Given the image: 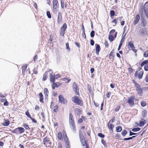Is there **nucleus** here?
<instances>
[{
    "instance_id": "obj_1",
    "label": "nucleus",
    "mask_w": 148,
    "mask_h": 148,
    "mask_svg": "<svg viewBox=\"0 0 148 148\" xmlns=\"http://www.w3.org/2000/svg\"><path fill=\"white\" fill-rule=\"evenodd\" d=\"M59 3L58 0H53V12L55 14H56L59 10Z\"/></svg>"
},
{
    "instance_id": "obj_2",
    "label": "nucleus",
    "mask_w": 148,
    "mask_h": 148,
    "mask_svg": "<svg viewBox=\"0 0 148 148\" xmlns=\"http://www.w3.org/2000/svg\"><path fill=\"white\" fill-rule=\"evenodd\" d=\"M72 101L75 103L81 106L83 105V102L82 100L80 99L78 97L74 96L72 98Z\"/></svg>"
},
{
    "instance_id": "obj_3",
    "label": "nucleus",
    "mask_w": 148,
    "mask_h": 148,
    "mask_svg": "<svg viewBox=\"0 0 148 148\" xmlns=\"http://www.w3.org/2000/svg\"><path fill=\"white\" fill-rule=\"evenodd\" d=\"M53 72L50 73V82L51 83H53V84H54L55 83V79L60 78V76L59 74H57L56 75V76H58V77H55V75H53Z\"/></svg>"
},
{
    "instance_id": "obj_4",
    "label": "nucleus",
    "mask_w": 148,
    "mask_h": 148,
    "mask_svg": "<svg viewBox=\"0 0 148 148\" xmlns=\"http://www.w3.org/2000/svg\"><path fill=\"white\" fill-rule=\"evenodd\" d=\"M73 88L75 94L79 96V88L77 84L75 82H74L73 83Z\"/></svg>"
},
{
    "instance_id": "obj_5",
    "label": "nucleus",
    "mask_w": 148,
    "mask_h": 148,
    "mask_svg": "<svg viewBox=\"0 0 148 148\" xmlns=\"http://www.w3.org/2000/svg\"><path fill=\"white\" fill-rule=\"evenodd\" d=\"M43 144L46 147L47 146H49L51 145V141L50 140L49 138L47 136L45 137L43 140Z\"/></svg>"
},
{
    "instance_id": "obj_6",
    "label": "nucleus",
    "mask_w": 148,
    "mask_h": 148,
    "mask_svg": "<svg viewBox=\"0 0 148 148\" xmlns=\"http://www.w3.org/2000/svg\"><path fill=\"white\" fill-rule=\"evenodd\" d=\"M135 98L134 96H132L128 98V102L130 106H134Z\"/></svg>"
},
{
    "instance_id": "obj_7",
    "label": "nucleus",
    "mask_w": 148,
    "mask_h": 148,
    "mask_svg": "<svg viewBox=\"0 0 148 148\" xmlns=\"http://www.w3.org/2000/svg\"><path fill=\"white\" fill-rule=\"evenodd\" d=\"M117 34V32H115L114 35L112 34L111 35H109L108 37V39L111 42L113 41L114 39L116 37Z\"/></svg>"
},
{
    "instance_id": "obj_8",
    "label": "nucleus",
    "mask_w": 148,
    "mask_h": 148,
    "mask_svg": "<svg viewBox=\"0 0 148 148\" xmlns=\"http://www.w3.org/2000/svg\"><path fill=\"white\" fill-rule=\"evenodd\" d=\"M127 45L131 48L132 50H133L134 52L135 53L137 51L136 49H134L135 47L133 43L132 42L130 41L128 42Z\"/></svg>"
},
{
    "instance_id": "obj_9",
    "label": "nucleus",
    "mask_w": 148,
    "mask_h": 148,
    "mask_svg": "<svg viewBox=\"0 0 148 148\" xmlns=\"http://www.w3.org/2000/svg\"><path fill=\"white\" fill-rule=\"evenodd\" d=\"M62 21V15L61 13L59 12L58 16L57 23L60 24Z\"/></svg>"
},
{
    "instance_id": "obj_10",
    "label": "nucleus",
    "mask_w": 148,
    "mask_h": 148,
    "mask_svg": "<svg viewBox=\"0 0 148 148\" xmlns=\"http://www.w3.org/2000/svg\"><path fill=\"white\" fill-rule=\"evenodd\" d=\"M95 46H96V53L97 55H98L101 49V47L99 45L97 44H95Z\"/></svg>"
},
{
    "instance_id": "obj_11",
    "label": "nucleus",
    "mask_w": 148,
    "mask_h": 148,
    "mask_svg": "<svg viewBox=\"0 0 148 148\" xmlns=\"http://www.w3.org/2000/svg\"><path fill=\"white\" fill-rule=\"evenodd\" d=\"M140 18V16L138 14L136 15L133 24L135 25L138 22Z\"/></svg>"
},
{
    "instance_id": "obj_12",
    "label": "nucleus",
    "mask_w": 148,
    "mask_h": 148,
    "mask_svg": "<svg viewBox=\"0 0 148 148\" xmlns=\"http://www.w3.org/2000/svg\"><path fill=\"white\" fill-rule=\"evenodd\" d=\"M143 9L145 13L148 12V1L147 2L144 4Z\"/></svg>"
},
{
    "instance_id": "obj_13",
    "label": "nucleus",
    "mask_w": 148,
    "mask_h": 148,
    "mask_svg": "<svg viewBox=\"0 0 148 148\" xmlns=\"http://www.w3.org/2000/svg\"><path fill=\"white\" fill-rule=\"evenodd\" d=\"M146 122V120L142 118L141 121H140L139 126V127H142L144 126Z\"/></svg>"
},
{
    "instance_id": "obj_14",
    "label": "nucleus",
    "mask_w": 148,
    "mask_h": 148,
    "mask_svg": "<svg viewBox=\"0 0 148 148\" xmlns=\"http://www.w3.org/2000/svg\"><path fill=\"white\" fill-rule=\"evenodd\" d=\"M59 102L61 103H64V99L62 95H60L59 96Z\"/></svg>"
},
{
    "instance_id": "obj_15",
    "label": "nucleus",
    "mask_w": 148,
    "mask_h": 148,
    "mask_svg": "<svg viewBox=\"0 0 148 148\" xmlns=\"http://www.w3.org/2000/svg\"><path fill=\"white\" fill-rule=\"evenodd\" d=\"M48 75V72H46L43 75V77L42 78V80L43 81H45L47 78Z\"/></svg>"
},
{
    "instance_id": "obj_16",
    "label": "nucleus",
    "mask_w": 148,
    "mask_h": 148,
    "mask_svg": "<svg viewBox=\"0 0 148 148\" xmlns=\"http://www.w3.org/2000/svg\"><path fill=\"white\" fill-rule=\"evenodd\" d=\"M138 95L140 96H142L143 94V88L138 90L136 91Z\"/></svg>"
},
{
    "instance_id": "obj_17",
    "label": "nucleus",
    "mask_w": 148,
    "mask_h": 148,
    "mask_svg": "<svg viewBox=\"0 0 148 148\" xmlns=\"http://www.w3.org/2000/svg\"><path fill=\"white\" fill-rule=\"evenodd\" d=\"M116 132H121L122 130V127L120 126H117L116 127Z\"/></svg>"
},
{
    "instance_id": "obj_18",
    "label": "nucleus",
    "mask_w": 148,
    "mask_h": 148,
    "mask_svg": "<svg viewBox=\"0 0 148 148\" xmlns=\"http://www.w3.org/2000/svg\"><path fill=\"white\" fill-rule=\"evenodd\" d=\"M124 40V38H122L120 41V44L119 45V47L118 49V50L119 51L120 49V48L121 47L122 45V43L123 42Z\"/></svg>"
},
{
    "instance_id": "obj_19",
    "label": "nucleus",
    "mask_w": 148,
    "mask_h": 148,
    "mask_svg": "<svg viewBox=\"0 0 148 148\" xmlns=\"http://www.w3.org/2000/svg\"><path fill=\"white\" fill-rule=\"evenodd\" d=\"M67 27V25L66 23H64L63 26L61 27L60 29L63 30L64 31H66Z\"/></svg>"
},
{
    "instance_id": "obj_20",
    "label": "nucleus",
    "mask_w": 148,
    "mask_h": 148,
    "mask_svg": "<svg viewBox=\"0 0 148 148\" xmlns=\"http://www.w3.org/2000/svg\"><path fill=\"white\" fill-rule=\"evenodd\" d=\"M142 34L143 35H146L148 34V31L146 29H143L142 31Z\"/></svg>"
},
{
    "instance_id": "obj_21",
    "label": "nucleus",
    "mask_w": 148,
    "mask_h": 148,
    "mask_svg": "<svg viewBox=\"0 0 148 148\" xmlns=\"http://www.w3.org/2000/svg\"><path fill=\"white\" fill-rule=\"evenodd\" d=\"M147 112L146 110H144L142 112V116L143 118H145L147 116Z\"/></svg>"
},
{
    "instance_id": "obj_22",
    "label": "nucleus",
    "mask_w": 148,
    "mask_h": 148,
    "mask_svg": "<svg viewBox=\"0 0 148 148\" xmlns=\"http://www.w3.org/2000/svg\"><path fill=\"white\" fill-rule=\"evenodd\" d=\"M39 95L40 96V101L41 102H43V95L42 93L40 92Z\"/></svg>"
},
{
    "instance_id": "obj_23",
    "label": "nucleus",
    "mask_w": 148,
    "mask_h": 148,
    "mask_svg": "<svg viewBox=\"0 0 148 148\" xmlns=\"http://www.w3.org/2000/svg\"><path fill=\"white\" fill-rule=\"evenodd\" d=\"M19 134H21L22 133H23L25 131V129L23 127H18Z\"/></svg>"
},
{
    "instance_id": "obj_24",
    "label": "nucleus",
    "mask_w": 148,
    "mask_h": 148,
    "mask_svg": "<svg viewBox=\"0 0 148 148\" xmlns=\"http://www.w3.org/2000/svg\"><path fill=\"white\" fill-rule=\"evenodd\" d=\"M143 74V71H141L140 72L138 77L139 79H141L142 78Z\"/></svg>"
},
{
    "instance_id": "obj_25",
    "label": "nucleus",
    "mask_w": 148,
    "mask_h": 148,
    "mask_svg": "<svg viewBox=\"0 0 148 148\" xmlns=\"http://www.w3.org/2000/svg\"><path fill=\"white\" fill-rule=\"evenodd\" d=\"M80 140L82 146H84L85 145L87 144L85 142L84 138L80 139Z\"/></svg>"
},
{
    "instance_id": "obj_26",
    "label": "nucleus",
    "mask_w": 148,
    "mask_h": 148,
    "mask_svg": "<svg viewBox=\"0 0 148 148\" xmlns=\"http://www.w3.org/2000/svg\"><path fill=\"white\" fill-rule=\"evenodd\" d=\"M10 124V121L8 120H5L4 123H3L2 125L4 126H8Z\"/></svg>"
},
{
    "instance_id": "obj_27",
    "label": "nucleus",
    "mask_w": 148,
    "mask_h": 148,
    "mask_svg": "<svg viewBox=\"0 0 148 148\" xmlns=\"http://www.w3.org/2000/svg\"><path fill=\"white\" fill-rule=\"evenodd\" d=\"M79 134L80 139L84 138L82 132L81 130H80L79 131Z\"/></svg>"
},
{
    "instance_id": "obj_28",
    "label": "nucleus",
    "mask_w": 148,
    "mask_h": 148,
    "mask_svg": "<svg viewBox=\"0 0 148 148\" xmlns=\"http://www.w3.org/2000/svg\"><path fill=\"white\" fill-rule=\"evenodd\" d=\"M134 87L136 88V91L142 88H141L139 84H138L136 86H134Z\"/></svg>"
},
{
    "instance_id": "obj_29",
    "label": "nucleus",
    "mask_w": 148,
    "mask_h": 148,
    "mask_svg": "<svg viewBox=\"0 0 148 148\" xmlns=\"http://www.w3.org/2000/svg\"><path fill=\"white\" fill-rule=\"evenodd\" d=\"M12 132L13 133H15L16 134H18V133H19L18 127L12 130Z\"/></svg>"
},
{
    "instance_id": "obj_30",
    "label": "nucleus",
    "mask_w": 148,
    "mask_h": 148,
    "mask_svg": "<svg viewBox=\"0 0 148 148\" xmlns=\"http://www.w3.org/2000/svg\"><path fill=\"white\" fill-rule=\"evenodd\" d=\"M148 64V60H146L142 62L140 64V66L142 67L144 66L145 64Z\"/></svg>"
},
{
    "instance_id": "obj_31",
    "label": "nucleus",
    "mask_w": 148,
    "mask_h": 148,
    "mask_svg": "<svg viewBox=\"0 0 148 148\" xmlns=\"http://www.w3.org/2000/svg\"><path fill=\"white\" fill-rule=\"evenodd\" d=\"M127 133V131L125 130H123L121 132V135L123 136H125Z\"/></svg>"
},
{
    "instance_id": "obj_32",
    "label": "nucleus",
    "mask_w": 148,
    "mask_h": 148,
    "mask_svg": "<svg viewBox=\"0 0 148 148\" xmlns=\"http://www.w3.org/2000/svg\"><path fill=\"white\" fill-rule=\"evenodd\" d=\"M54 85H55V86L56 88H58L62 84L61 83L56 82V83H54L53 84Z\"/></svg>"
},
{
    "instance_id": "obj_33",
    "label": "nucleus",
    "mask_w": 148,
    "mask_h": 148,
    "mask_svg": "<svg viewBox=\"0 0 148 148\" xmlns=\"http://www.w3.org/2000/svg\"><path fill=\"white\" fill-rule=\"evenodd\" d=\"M70 127L71 129H72L73 130L74 132L75 133L76 131V129L75 127V124H73V125H71Z\"/></svg>"
},
{
    "instance_id": "obj_34",
    "label": "nucleus",
    "mask_w": 148,
    "mask_h": 148,
    "mask_svg": "<svg viewBox=\"0 0 148 148\" xmlns=\"http://www.w3.org/2000/svg\"><path fill=\"white\" fill-rule=\"evenodd\" d=\"M140 128L139 127L134 128L132 129V131L133 132H136L140 130Z\"/></svg>"
},
{
    "instance_id": "obj_35",
    "label": "nucleus",
    "mask_w": 148,
    "mask_h": 148,
    "mask_svg": "<svg viewBox=\"0 0 148 148\" xmlns=\"http://www.w3.org/2000/svg\"><path fill=\"white\" fill-rule=\"evenodd\" d=\"M23 126L25 127L26 129L29 130H30V128H29L28 126V125L26 123H24L23 124Z\"/></svg>"
},
{
    "instance_id": "obj_36",
    "label": "nucleus",
    "mask_w": 148,
    "mask_h": 148,
    "mask_svg": "<svg viewBox=\"0 0 148 148\" xmlns=\"http://www.w3.org/2000/svg\"><path fill=\"white\" fill-rule=\"evenodd\" d=\"M65 31L60 29V34L62 36H64L65 33Z\"/></svg>"
},
{
    "instance_id": "obj_37",
    "label": "nucleus",
    "mask_w": 148,
    "mask_h": 148,
    "mask_svg": "<svg viewBox=\"0 0 148 148\" xmlns=\"http://www.w3.org/2000/svg\"><path fill=\"white\" fill-rule=\"evenodd\" d=\"M60 3L61 8L63 9L64 8V0H60Z\"/></svg>"
},
{
    "instance_id": "obj_38",
    "label": "nucleus",
    "mask_w": 148,
    "mask_h": 148,
    "mask_svg": "<svg viewBox=\"0 0 148 148\" xmlns=\"http://www.w3.org/2000/svg\"><path fill=\"white\" fill-rule=\"evenodd\" d=\"M58 138L59 140H61V139L62 136V135L61 132H59L58 134Z\"/></svg>"
},
{
    "instance_id": "obj_39",
    "label": "nucleus",
    "mask_w": 148,
    "mask_h": 148,
    "mask_svg": "<svg viewBox=\"0 0 148 148\" xmlns=\"http://www.w3.org/2000/svg\"><path fill=\"white\" fill-rule=\"evenodd\" d=\"M115 14V12L114 10H112L110 11V16L111 17H113L114 16Z\"/></svg>"
},
{
    "instance_id": "obj_40",
    "label": "nucleus",
    "mask_w": 148,
    "mask_h": 148,
    "mask_svg": "<svg viewBox=\"0 0 148 148\" xmlns=\"http://www.w3.org/2000/svg\"><path fill=\"white\" fill-rule=\"evenodd\" d=\"M69 121L74 120L73 119V115L71 113H70L69 114Z\"/></svg>"
},
{
    "instance_id": "obj_41",
    "label": "nucleus",
    "mask_w": 148,
    "mask_h": 148,
    "mask_svg": "<svg viewBox=\"0 0 148 148\" xmlns=\"http://www.w3.org/2000/svg\"><path fill=\"white\" fill-rule=\"evenodd\" d=\"M47 16L49 18H51V13L49 11H48L47 12H46Z\"/></svg>"
},
{
    "instance_id": "obj_42",
    "label": "nucleus",
    "mask_w": 148,
    "mask_h": 148,
    "mask_svg": "<svg viewBox=\"0 0 148 148\" xmlns=\"http://www.w3.org/2000/svg\"><path fill=\"white\" fill-rule=\"evenodd\" d=\"M101 143L103 144V145L105 147H107L106 143L103 139H102L101 140Z\"/></svg>"
},
{
    "instance_id": "obj_43",
    "label": "nucleus",
    "mask_w": 148,
    "mask_h": 148,
    "mask_svg": "<svg viewBox=\"0 0 148 148\" xmlns=\"http://www.w3.org/2000/svg\"><path fill=\"white\" fill-rule=\"evenodd\" d=\"M27 65H23L22 66V72L23 73V71H25L26 70L27 68Z\"/></svg>"
},
{
    "instance_id": "obj_44",
    "label": "nucleus",
    "mask_w": 148,
    "mask_h": 148,
    "mask_svg": "<svg viewBox=\"0 0 148 148\" xmlns=\"http://www.w3.org/2000/svg\"><path fill=\"white\" fill-rule=\"evenodd\" d=\"M95 34V32L94 31H92L90 33V36L92 38L94 37Z\"/></svg>"
},
{
    "instance_id": "obj_45",
    "label": "nucleus",
    "mask_w": 148,
    "mask_h": 148,
    "mask_svg": "<svg viewBox=\"0 0 148 148\" xmlns=\"http://www.w3.org/2000/svg\"><path fill=\"white\" fill-rule=\"evenodd\" d=\"M98 136L99 137L101 138H103L105 137V135L104 134H103L101 133H99L98 134Z\"/></svg>"
},
{
    "instance_id": "obj_46",
    "label": "nucleus",
    "mask_w": 148,
    "mask_h": 148,
    "mask_svg": "<svg viewBox=\"0 0 148 148\" xmlns=\"http://www.w3.org/2000/svg\"><path fill=\"white\" fill-rule=\"evenodd\" d=\"M44 94H48L49 93V91L47 88H45L44 89Z\"/></svg>"
},
{
    "instance_id": "obj_47",
    "label": "nucleus",
    "mask_w": 148,
    "mask_h": 148,
    "mask_svg": "<svg viewBox=\"0 0 148 148\" xmlns=\"http://www.w3.org/2000/svg\"><path fill=\"white\" fill-rule=\"evenodd\" d=\"M88 88L89 93H91L92 91V89L91 86L90 85H88Z\"/></svg>"
},
{
    "instance_id": "obj_48",
    "label": "nucleus",
    "mask_w": 148,
    "mask_h": 148,
    "mask_svg": "<svg viewBox=\"0 0 148 148\" xmlns=\"http://www.w3.org/2000/svg\"><path fill=\"white\" fill-rule=\"evenodd\" d=\"M25 114L27 116V117L30 118H31V115H30L29 113V112L28 111H27L25 112Z\"/></svg>"
},
{
    "instance_id": "obj_49",
    "label": "nucleus",
    "mask_w": 148,
    "mask_h": 148,
    "mask_svg": "<svg viewBox=\"0 0 148 148\" xmlns=\"http://www.w3.org/2000/svg\"><path fill=\"white\" fill-rule=\"evenodd\" d=\"M141 105L143 107H145L146 105V103L145 102L142 101L141 102Z\"/></svg>"
},
{
    "instance_id": "obj_50",
    "label": "nucleus",
    "mask_w": 148,
    "mask_h": 148,
    "mask_svg": "<svg viewBox=\"0 0 148 148\" xmlns=\"http://www.w3.org/2000/svg\"><path fill=\"white\" fill-rule=\"evenodd\" d=\"M66 49H68L69 51H70V49L69 46V43L67 42L66 44Z\"/></svg>"
},
{
    "instance_id": "obj_51",
    "label": "nucleus",
    "mask_w": 148,
    "mask_h": 148,
    "mask_svg": "<svg viewBox=\"0 0 148 148\" xmlns=\"http://www.w3.org/2000/svg\"><path fill=\"white\" fill-rule=\"evenodd\" d=\"M144 56L145 57H147L148 56V51H145L144 53Z\"/></svg>"
},
{
    "instance_id": "obj_52",
    "label": "nucleus",
    "mask_w": 148,
    "mask_h": 148,
    "mask_svg": "<svg viewBox=\"0 0 148 148\" xmlns=\"http://www.w3.org/2000/svg\"><path fill=\"white\" fill-rule=\"evenodd\" d=\"M75 111L77 112V113L78 114H79V113H80L82 112L81 110L79 108L76 109H75Z\"/></svg>"
},
{
    "instance_id": "obj_53",
    "label": "nucleus",
    "mask_w": 148,
    "mask_h": 148,
    "mask_svg": "<svg viewBox=\"0 0 148 148\" xmlns=\"http://www.w3.org/2000/svg\"><path fill=\"white\" fill-rule=\"evenodd\" d=\"M115 32H116L115 30V29H112L110 32L109 35H111V34H113V35H113L114 33H115Z\"/></svg>"
},
{
    "instance_id": "obj_54",
    "label": "nucleus",
    "mask_w": 148,
    "mask_h": 148,
    "mask_svg": "<svg viewBox=\"0 0 148 148\" xmlns=\"http://www.w3.org/2000/svg\"><path fill=\"white\" fill-rule=\"evenodd\" d=\"M114 53V50H112L110 52L109 54V56L110 57H114V56L113 55V53Z\"/></svg>"
},
{
    "instance_id": "obj_55",
    "label": "nucleus",
    "mask_w": 148,
    "mask_h": 148,
    "mask_svg": "<svg viewBox=\"0 0 148 148\" xmlns=\"http://www.w3.org/2000/svg\"><path fill=\"white\" fill-rule=\"evenodd\" d=\"M144 70L146 71H148V64L145 65L144 66Z\"/></svg>"
},
{
    "instance_id": "obj_56",
    "label": "nucleus",
    "mask_w": 148,
    "mask_h": 148,
    "mask_svg": "<svg viewBox=\"0 0 148 148\" xmlns=\"http://www.w3.org/2000/svg\"><path fill=\"white\" fill-rule=\"evenodd\" d=\"M114 127V125L112 124H110V128L112 131H113V129Z\"/></svg>"
},
{
    "instance_id": "obj_57",
    "label": "nucleus",
    "mask_w": 148,
    "mask_h": 148,
    "mask_svg": "<svg viewBox=\"0 0 148 148\" xmlns=\"http://www.w3.org/2000/svg\"><path fill=\"white\" fill-rule=\"evenodd\" d=\"M136 133H134L131 132V131H130L129 136H132L133 135H136Z\"/></svg>"
},
{
    "instance_id": "obj_58",
    "label": "nucleus",
    "mask_w": 148,
    "mask_h": 148,
    "mask_svg": "<svg viewBox=\"0 0 148 148\" xmlns=\"http://www.w3.org/2000/svg\"><path fill=\"white\" fill-rule=\"evenodd\" d=\"M120 108V106H118L115 109V111L116 112H118Z\"/></svg>"
},
{
    "instance_id": "obj_59",
    "label": "nucleus",
    "mask_w": 148,
    "mask_h": 148,
    "mask_svg": "<svg viewBox=\"0 0 148 148\" xmlns=\"http://www.w3.org/2000/svg\"><path fill=\"white\" fill-rule=\"evenodd\" d=\"M90 45L92 46H93L94 45L95 42L94 41L92 40L91 39L90 40Z\"/></svg>"
},
{
    "instance_id": "obj_60",
    "label": "nucleus",
    "mask_w": 148,
    "mask_h": 148,
    "mask_svg": "<svg viewBox=\"0 0 148 148\" xmlns=\"http://www.w3.org/2000/svg\"><path fill=\"white\" fill-rule=\"evenodd\" d=\"M69 123L71 125H73V124H75L74 120L69 121Z\"/></svg>"
},
{
    "instance_id": "obj_61",
    "label": "nucleus",
    "mask_w": 148,
    "mask_h": 148,
    "mask_svg": "<svg viewBox=\"0 0 148 148\" xmlns=\"http://www.w3.org/2000/svg\"><path fill=\"white\" fill-rule=\"evenodd\" d=\"M30 119L32 120V122L34 123H36L37 121L31 117Z\"/></svg>"
},
{
    "instance_id": "obj_62",
    "label": "nucleus",
    "mask_w": 148,
    "mask_h": 148,
    "mask_svg": "<svg viewBox=\"0 0 148 148\" xmlns=\"http://www.w3.org/2000/svg\"><path fill=\"white\" fill-rule=\"evenodd\" d=\"M128 70L130 73H132L133 71V69L131 67L129 68Z\"/></svg>"
},
{
    "instance_id": "obj_63",
    "label": "nucleus",
    "mask_w": 148,
    "mask_h": 148,
    "mask_svg": "<svg viewBox=\"0 0 148 148\" xmlns=\"http://www.w3.org/2000/svg\"><path fill=\"white\" fill-rule=\"evenodd\" d=\"M66 148H71L69 144V143H67L65 144Z\"/></svg>"
},
{
    "instance_id": "obj_64",
    "label": "nucleus",
    "mask_w": 148,
    "mask_h": 148,
    "mask_svg": "<svg viewBox=\"0 0 148 148\" xmlns=\"http://www.w3.org/2000/svg\"><path fill=\"white\" fill-rule=\"evenodd\" d=\"M145 82H148V74H147L145 78Z\"/></svg>"
}]
</instances>
